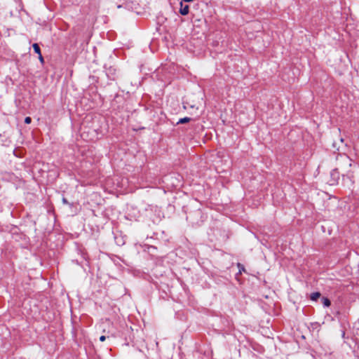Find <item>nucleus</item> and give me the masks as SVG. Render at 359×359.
Here are the masks:
<instances>
[{"instance_id": "nucleus-6", "label": "nucleus", "mask_w": 359, "mask_h": 359, "mask_svg": "<svg viewBox=\"0 0 359 359\" xmlns=\"http://www.w3.org/2000/svg\"><path fill=\"white\" fill-rule=\"evenodd\" d=\"M190 121H191V118H189V117H184V118H182L179 119V121L177 123V125L187 123H189Z\"/></svg>"}, {"instance_id": "nucleus-4", "label": "nucleus", "mask_w": 359, "mask_h": 359, "mask_svg": "<svg viewBox=\"0 0 359 359\" xmlns=\"http://www.w3.org/2000/svg\"><path fill=\"white\" fill-rule=\"evenodd\" d=\"M321 296L320 292H315L311 294L310 295V299L312 301H316L318 298H320Z\"/></svg>"}, {"instance_id": "nucleus-2", "label": "nucleus", "mask_w": 359, "mask_h": 359, "mask_svg": "<svg viewBox=\"0 0 359 359\" xmlns=\"http://www.w3.org/2000/svg\"><path fill=\"white\" fill-rule=\"evenodd\" d=\"M105 72L107 78L111 81H115L116 80L118 76H117V71L116 69L112 66L107 67V65L104 66Z\"/></svg>"}, {"instance_id": "nucleus-14", "label": "nucleus", "mask_w": 359, "mask_h": 359, "mask_svg": "<svg viewBox=\"0 0 359 359\" xmlns=\"http://www.w3.org/2000/svg\"><path fill=\"white\" fill-rule=\"evenodd\" d=\"M194 0H182V1L184 3V2H191V1H193Z\"/></svg>"}, {"instance_id": "nucleus-1", "label": "nucleus", "mask_w": 359, "mask_h": 359, "mask_svg": "<svg viewBox=\"0 0 359 359\" xmlns=\"http://www.w3.org/2000/svg\"><path fill=\"white\" fill-rule=\"evenodd\" d=\"M338 168L333 169L330 172V185H335L338 184L340 178V171L342 172L341 176L344 181L348 179L351 184L353 183V174L349 169L353 166L352 160L346 154H339L337 156Z\"/></svg>"}, {"instance_id": "nucleus-7", "label": "nucleus", "mask_w": 359, "mask_h": 359, "mask_svg": "<svg viewBox=\"0 0 359 359\" xmlns=\"http://www.w3.org/2000/svg\"><path fill=\"white\" fill-rule=\"evenodd\" d=\"M32 47H33V49H34V51L36 53V54H41V48L39 46L38 43H35L32 45Z\"/></svg>"}, {"instance_id": "nucleus-3", "label": "nucleus", "mask_w": 359, "mask_h": 359, "mask_svg": "<svg viewBox=\"0 0 359 359\" xmlns=\"http://www.w3.org/2000/svg\"><path fill=\"white\" fill-rule=\"evenodd\" d=\"M180 13L182 15H187L189 12V6L187 4H184L182 1H180Z\"/></svg>"}, {"instance_id": "nucleus-10", "label": "nucleus", "mask_w": 359, "mask_h": 359, "mask_svg": "<svg viewBox=\"0 0 359 359\" xmlns=\"http://www.w3.org/2000/svg\"><path fill=\"white\" fill-rule=\"evenodd\" d=\"M31 122H32V118H31V117H29V116H27V117H25V123L26 124H29V123H31Z\"/></svg>"}, {"instance_id": "nucleus-9", "label": "nucleus", "mask_w": 359, "mask_h": 359, "mask_svg": "<svg viewBox=\"0 0 359 359\" xmlns=\"http://www.w3.org/2000/svg\"><path fill=\"white\" fill-rule=\"evenodd\" d=\"M62 201L63 204L69 205L70 207H72L73 205V204L69 203V201L67 200V198L65 197L62 198Z\"/></svg>"}, {"instance_id": "nucleus-13", "label": "nucleus", "mask_w": 359, "mask_h": 359, "mask_svg": "<svg viewBox=\"0 0 359 359\" xmlns=\"http://www.w3.org/2000/svg\"><path fill=\"white\" fill-rule=\"evenodd\" d=\"M345 335H346V332H345V331H344V330H343V331H342V333H341V337H342V338H343V339H345V338H346Z\"/></svg>"}, {"instance_id": "nucleus-11", "label": "nucleus", "mask_w": 359, "mask_h": 359, "mask_svg": "<svg viewBox=\"0 0 359 359\" xmlns=\"http://www.w3.org/2000/svg\"><path fill=\"white\" fill-rule=\"evenodd\" d=\"M39 60L41 62V63H42V64L44 63V59H43V57L42 56L41 53L39 54Z\"/></svg>"}, {"instance_id": "nucleus-5", "label": "nucleus", "mask_w": 359, "mask_h": 359, "mask_svg": "<svg viewBox=\"0 0 359 359\" xmlns=\"http://www.w3.org/2000/svg\"><path fill=\"white\" fill-rule=\"evenodd\" d=\"M321 301L325 307H329L331 305V302L327 297H323Z\"/></svg>"}, {"instance_id": "nucleus-8", "label": "nucleus", "mask_w": 359, "mask_h": 359, "mask_svg": "<svg viewBox=\"0 0 359 359\" xmlns=\"http://www.w3.org/2000/svg\"><path fill=\"white\" fill-rule=\"evenodd\" d=\"M237 266H238V268L239 269V272H238L239 273H241L243 271H244V272L245 271V269L244 266L242 264L238 263L237 264Z\"/></svg>"}, {"instance_id": "nucleus-12", "label": "nucleus", "mask_w": 359, "mask_h": 359, "mask_svg": "<svg viewBox=\"0 0 359 359\" xmlns=\"http://www.w3.org/2000/svg\"><path fill=\"white\" fill-rule=\"evenodd\" d=\"M105 339H106V337H105V336H104V335H102V336L100 337V341H104Z\"/></svg>"}]
</instances>
